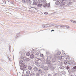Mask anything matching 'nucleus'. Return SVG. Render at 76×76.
<instances>
[{"mask_svg":"<svg viewBox=\"0 0 76 76\" xmlns=\"http://www.w3.org/2000/svg\"><path fill=\"white\" fill-rule=\"evenodd\" d=\"M19 63L20 64V67L21 70L22 72H24L26 70V65H24L25 64L23 63V61L20 60L19 62Z\"/></svg>","mask_w":76,"mask_h":76,"instance_id":"f257e3e1","label":"nucleus"},{"mask_svg":"<svg viewBox=\"0 0 76 76\" xmlns=\"http://www.w3.org/2000/svg\"><path fill=\"white\" fill-rule=\"evenodd\" d=\"M42 3L43 4V7H44V8H46V9H48L50 7V4H47V2H46V1L45 0H43L42 2Z\"/></svg>","mask_w":76,"mask_h":76,"instance_id":"f03ea898","label":"nucleus"},{"mask_svg":"<svg viewBox=\"0 0 76 76\" xmlns=\"http://www.w3.org/2000/svg\"><path fill=\"white\" fill-rule=\"evenodd\" d=\"M47 64H48V66L49 67H50V70H53L54 69V68L53 66H53L52 64L51 63V61H47L46 62Z\"/></svg>","mask_w":76,"mask_h":76,"instance_id":"7ed1b4c3","label":"nucleus"},{"mask_svg":"<svg viewBox=\"0 0 76 76\" xmlns=\"http://www.w3.org/2000/svg\"><path fill=\"white\" fill-rule=\"evenodd\" d=\"M66 0H59V1H60V4L61 6L65 5V3L64 1Z\"/></svg>","mask_w":76,"mask_h":76,"instance_id":"20e7f679","label":"nucleus"},{"mask_svg":"<svg viewBox=\"0 0 76 76\" xmlns=\"http://www.w3.org/2000/svg\"><path fill=\"white\" fill-rule=\"evenodd\" d=\"M23 60H24V61H29V58H27L26 57H24L23 58Z\"/></svg>","mask_w":76,"mask_h":76,"instance_id":"39448f33","label":"nucleus"},{"mask_svg":"<svg viewBox=\"0 0 76 76\" xmlns=\"http://www.w3.org/2000/svg\"><path fill=\"white\" fill-rule=\"evenodd\" d=\"M26 75H25L24 76H29V75H28L30 74V71L29 70L27 71L26 72Z\"/></svg>","mask_w":76,"mask_h":76,"instance_id":"423d86ee","label":"nucleus"},{"mask_svg":"<svg viewBox=\"0 0 76 76\" xmlns=\"http://www.w3.org/2000/svg\"><path fill=\"white\" fill-rule=\"evenodd\" d=\"M55 75L56 76H61V72L55 73Z\"/></svg>","mask_w":76,"mask_h":76,"instance_id":"0eeeda50","label":"nucleus"},{"mask_svg":"<svg viewBox=\"0 0 76 76\" xmlns=\"http://www.w3.org/2000/svg\"><path fill=\"white\" fill-rule=\"evenodd\" d=\"M52 63H54L55 62H56V58H54L52 59Z\"/></svg>","mask_w":76,"mask_h":76,"instance_id":"6e6552de","label":"nucleus"},{"mask_svg":"<svg viewBox=\"0 0 76 76\" xmlns=\"http://www.w3.org/2000/svg\"><path fill=\"white\" fill-rule=\"evenodd\" d=\"M76 66L73 67V68L72 69V71L73 72H74L76 71Z\"/></svg>","mask_w":76,"mask_h":76,"instance_id":"1a4fd4ad","label":"nucleus"},{"mask_svg":"<svg viewBox=\"0 0 76 76\" xmlns=\"http://www.w3.org/2000/svg\"><path fill=\"white\" fill-rule=\"evenodd\" d=\"M22 2H23V3H26L28 2V1L27 0H22Z\"/></svg>","mask_w":76,"mask_h":76,"instance_id":"9d476101","label":"nucleus"},{"mask_svg":"<svg viewBox=\"0 0 76 76\" xmlns=\"http://www.w3.org/2000/svg\"><path fill=\"white\" fill-rule=\"evenodd\" d=\"M31 2H32L31 1V0H27V4H31Z\"/></svg>","mask_w":76,"mask_h":76,"instance_id":"9b49d317","label":"nucleus"},{"mask_svg":"<svg viewBox=\"0 0 76 76\" xmlns=\"http://www.w3.org/2000/svg\"><path fill=\"white\" fill-rule=\"evenodd\" d=\"M59 4H60V1H56L55 2V4L56 5H58Z\"/></svg>","mask_w":76,"mask_h":76,"instance_id":"f8f14e48","label":"nucleus"},{"mask_svg":"<svg viewBox=\"0 0 76 76\" xmlns=\"http://www.w3.org/2000/svg\"><path fill=\"white\" fill-rule=\"evenodd\" d=\"M33 70L34 72H37L38 71V68L37 67H35L33 68Z\"/></svg>","mask_w":76,"mask_h":76,"instance_id":"ddd939ff","label":"nucleus"},{"mask_svg":"<svg viewBox=\"0 0 76 76\" xmlns=\"http://www.w3.org/2000/svg\"><path fill=\"white\" fill-rule=\"evenodd\" d=\"M43 69L45 70H47L48 69V68L47 66H45L43 67Z\"/></svg>","mask_w":76,"mask_h":76,"instance_id":"4468645a","label":"nucleus"},{"mask_svg":"<svg viewBox=\"0 0 76 76\" xmlns=\"http://www.w3.org/2000/svg\"><path fill=\"white\" fill-rule=\"evenodd\" d=\"M38 72L40 74L42 73V70L41 69H39L38 70Z\"/></svg>","mask_w":76,"mask_h":76,"instance_id":"2eb2a0df","label":"nucleus"},{"mask_svg":"<svg viewBox=\"0 0 76 76\" xmlns=\"http://www.w3.org/2000/svg\"><path fill=\"white\" fill-rule=\"evenodd\" d=\"M64 63L65 64H67L68 63V61H67V60H65L64 61Z\"/></svg>","mask_w":76,"mask_h":76,"instance_id":"dca6fc26","label":"nucleus"},{"mask_svg":"<svg viewBox=\"0 0 76 76\" xmlns=\"http://www.w3.org/2000/svg\"><path fill=\"white\" fill-rule=\"evenodd\" d=\"M28 70H32V66H28Z\"/></svg>","mask_w":76,"mask_h":76,"instance_id":"f3484780","label":"nucleus"},{"mask_svg":"<svg viewBox=\"0 0 76 76\" xmlns=\"http://www.w3.org/2000/svg\"><path fill=\"white\" fill-rule=\"evenodd\" d=\"M35 50V49H33L31 50V53L32 54H34V53H35L36 51Z\"/></svg>","mask_w":76,"mask_h":76,"instance_id":"a211bd4d","label":"nucleus"},{"mask_svg":"<svg viewBox=\"0 0 76 76\" xmlns=\"http://www.w3.org/2000/svg\"><path fill=\"white\" fill-rule=\"evenodd\" d=\"M33 1L34 2L33 4V5H35L34 3H37V0H33Z\"/></svg>","mask_w":76,"mask_h":76,"instance_id":"6ab92c4d","label":"nucleus"},{"mask_svg":"<svg viewBox=\"0 0 76 76\" xmlns=\"http://www.w3.org/2000/svg\"><path fill=\"white\" fill-rule=\"evenodd\" d=\"M40 67V68H42L43 67H44V64H41L39 66Z\"/></svg>","mask_w":76,"mask_h":76,"instance_id":"aec40b11","label":"nucleus"},{"mask_svg":"<svg viewBox=\"0 0 76 76\" xmlns=\"http://www.w3.org/2000/svg\"><path fill=\"white\" fill-rule=\"evenodd\" d=\"M58 60H61L62 58V56H59L58 57Z\"/></svg>","mask_w":76,"mask_h":76,"instance_id":"412c9836","label":"nucleus"},{"mask_svg":"<svg viewBox=\"0 0 76 76\" xmlns=\"http://www.w3.org/2000/svg\"><path fill=\"white\" fill-rule=\"evenodd\" d=\"M59 68L60 69H64V67L63 66H60Z\"/></svg>","mask_w":76,"mask_h":76,"instance_id":"4be33fe9","label":"nucleus"},{"mask_svg":"<svg viewBox=\"0 0 76 76\" xmlns=\"http://www.w3.org/2000/svg\"><path fill=\"white\" fill-rule=\"evenodd\" d=\"M34 56L33 54H32L30 56V57L31 58H34Z\"/></svg>","mask_w":76,"mask_h":76,"instance_id":"5701e85b","label":"nucleus"},{"mask_svg":"<svg viewBox=\"0 0 76 76\" xmlns=\"http://www.w3.org/2000/svg\"><path fill=\"white\" fill-rule=\"evenodd\" d=\"M47 58L48 59H51L52 58V57L51 56H49L47 57Z\"/></svg>","mask_w":76,"mask_h":76,"instance_id":"b1692460","label":"nucleus"},{"mask_svg":"<svg viewBox=\"0 0 76 76\" xmlns=\"http://www.w3.org/2000/svg\"><path fill=\"white\" fill-rule=\"evenodd\" d=\"M30 76H34V75H35V74H34V73L31 72L30 73Z\"/></svg>","mask_w":76,"mask_h":76,"instance_id":"393cba45","label":"nucleus"},{"mask_svg":"<svg viewBox=\"0 0 76 76\" xmlns=\"http://www.w3.org/2000/svg\"><path fill=\"white\" fill-rule=\"evenodd\" d=\"M65 56H66V54H65V53H63L62 54L61 56L63 57H64Z\"/></svg>","mask_w":76,"mask_h":76,"instance_id":"a878e982","label":"nucleus"},{"mask_svg":"<svg viewBox=\"0 0 76 76\" xmlns=\"http://www.w3.org/2000/svg\"><path fill=\"white\" fill-rule=\"evenodd\" d=\"M42 4H38L37 5V7H41L42 6Z\"/></svg>","mask_w":76,"mask_h":76,"instance_id":"bb28decb","label":"nucleus"},{"mask_svg":"<svg viewBox=\"0 0 76 76\" xmlns=\"http://www.w3.org/2000/svg\"><path fill=\"white\" fill-rule=\"evenodd\" d=\"M72 4L73 3H72V2H69L67 4V5L68 6H70V5H72Z\"/></svg>","mask_w":76,"mask_h":76,"instance_id":"cd10ccee","label":"nucleus"},{"mask_svg":"<svg viewBox=\"0 0 76 76\" xmlns=\"http://www.w3.org/2000/svg\"><path fill=\"white\" fill-rule=\"evenodd\" d=\"M57 55L58 56H59V55H60L61 54V52H58L57 53Z\"/></svg>","mask_w":76,"mask_h":76,"instance_id":"c85d7f7f","label":"nucleus"},{"mask_svg":"<svg viewBox=\"0 0 76 76\" xmlns=\"http://www.w3.org/2000/svg\"><path fill=\"white\" fill-rule=\"evenodd\" d=\"M26 55L27 56H29V55H30V53H29V52H27L26 53Z\"/></svg>","mask_w":76,"mask_h":76,"instance_id":"c756f323","label":"nucleus"},{"mask_svg":"<svg viewBox=\"0 0 76 76\" xmlns=\"http://www.w3.org/2000/svg\"><path fill=\"white\" fill-rule=\"evenodd\" d=\"M75 64H76L75 62L74 61L72 62V64L71 65H72V66H74V65H75Z\"/></svg>","mask_w":76,"mask_h":76,"instance_id":"7c9ffc66","label":"nucleus"},{"mask_svg":"<svg viewBox=\"0 0 76 76\" xmlns=\"http://www.w3.org/2000/svg\"><path fill=\"white\" fill-rule=\"evenodd\" d=\"M69 58V57L68 56H66L65 57L64 59H68Z\"/></svg>","mask_w":76,"mask_h":76,"instance_id":"2f4dec72","label":"nucleus"},{"mask_svg":"<svg viewBox=\"0 0 76 76\" xmlns=\"http://www.w3.org/2000/svg\"><path fill=\"white\" fill-rule=\"evenodd\" d=\"M68 63L70 65H72V61H69V62Z\"/></svg>","mask_w":76,"mask_h":76,"instance_id":"473e14b6","label":"nucleus"},{"mask_svg":"<svg viewBox=\"0 0 76 76\" xmlns=\"http://www.w3.org/2000/svg\"><path fill=\"white\" fill-rule=\"evenodd\" d=\"M39 54H40L39 52H37L36 53V55H37V56H39Z\"/></svg>","mask_w":76,"mask_h":76,"instance_id":"72a5a7b5","label":"nucleus"},{"mask_svg":"<svg viewBox=\"0 0 76 76\" xmlns=\"http://www.w3.org/2000/svg\"><path fill=\"white\" fill-rule=\"evenodd\" d=\"M71 21L72 22H73V23H76V21H73V20H71Z\"/></svg>","mask_w":76,"mask_h":76,"instance_id":"f704fd0d","label":"nucleus"},{"mask_svg":"<svg viewBox=\"0 0 76 76\" xmlns=\"http://www.w3.org/2000/svg\"><path fill=\"white\" fill-rule=\"evenodd\" d=\"M36 76H39V73H36Z\"/></svg>","mask_w":76,"mask_h":76,"instance_id":"c9c22d12","label":"nucleus"},{"mask_svg":"<svg viewBox=\"0 0 76 76\" xmlns=\"http://www.w3.org/2000/svg\"><path fill=\"white\" fill-rule=\"evenodd\" d=\"M67 69V70H68V71H69V69H70V67H69V66H67L66 69Z\"/></svg>","mask_w":76,"mask_h":76,"instance_id":"e433bc0d","label":"nucleus"},{"mask_svg":"<svg viewBox=\"0 0 76 76\" xmlns=\"http://www.w3.org/2000/svg\"><path fill=\"white\" fill-rule=\"evenodd\" d=\"M48 76H52V75L51 74H48Z\"/></svg>","mask_w":76,"mask_h":76,"instance_id":"4c0bfd02","label":"nucleus"},{"mask_svg":"<svg viewBox=\"0 0 76 76\" xmlns=\"http://www.w3.org/2000/svg\"><path fill=\"white\" fill-rule=\"evenodd\" d=\"M45 15H48V12H45L44 13Z\"/></svg>","mask_w":76,"mask_h":76,"instance_id":"58836bf2","label":"nucleus"},{"mask_svg":"<svg viewBox=\"0 0 76 76\" xmlns=\"http://www.w3.org/2000/svg\"><path fill=\"white\" fill-rule=\"evenodd\" d=\"M11 4H14V3H13V2H11Z\"/></svg>","mask_w":76,"mask_h":76,"instance_id":"ea45409f","label":"nucleus"},{"mask_svg":"<svg viewBox=\"0 0 76 76\" xmlns=\"http://www.w3.org/2000/svg\"><path fill=\"white\" fill-rule=\"evenodd\" d=\"M3 2H5V0H3Z\"/></svg>","mask_w":76,"mask_h":76,"instance_id":"a19ab883","label":"nucleus"},{"mask_svg":"<svg viewBox=\"0 0 76 76\" xmlns=\"http://www.w3.org/2000/svg\"><path fill=\"white\" fill-rule=\"evenodd\" d=\"M43 56V54H41L40 56Z\"/></svg>","mask_w":76,"mask_h":76,"instance_id":"79ce46f5","label":"nucleus"},{"mask_svg":"<svg viewBox=\"0 0 76 76\" xmlns=\"http://www.w3.org/2000/svg\"><path fill=\"white\" fill-rule=\"evenodd\" d=\"M54 30H52L51 31V32H52V31H54Z\"/></svg>","mask_w":76,"mask_h":76,"instance_id":"37998d69","label":"nucleus"},{"mask_svg":"<svg viewBox=\"0 0 76 76\" xmlns=\"http://www.w3.org/2000/svg\"><path fill=\"white\" fill-rule=\"evenodd\" d=\"M68 26H66V28H68Z\"/></svg>","mask_w":76,"mask_h":76,"instance_id":"c03bdc74","label":"nucleus"},{"mask_svg":"<svg viewBox=\"0 0 76 76\" xmlns=\"http://www.w3.org/2000/svg\"><path fill=\"white\" fill-rule=\"evenodd\" d=\"M7 1H10V0H7Z\"/></svg>","mask_w":76,"mask_h":76,"instance_id":"a18cd8bd","label":"nucleus"},{"mask_svg":"<svg viewBox=\"0 0 76 76\" xmlns=\"http://www.w3.org/2000/svg\"><path fill=\"white\" fill-rule=\"evenodd\" d=\"M31 8H35V7H31Z\"/></svg>","mask_w":76,"mask_h":76,"instance_id":"49530a36","label":"nucleus"},{"mask_svg":"<svg viewBox=\"0 0 76 76\" xmlns=\"http://www.w3.org/2000/svg\"><path fill=\"white\" fill-rule=\"evenodd\" d=\"M53 1H56L57 0H53Z\"/></svg>","mask_w":76,"mask_h":76,"instance_id":"de8ad7c7","label":"nucleus"},{"mask_svg":"<svg viewBox=\"0 0 76 76\" xmlns=\"http://www.w3.org/2000/svg\"><path fill=\"white\" fill-rule=\"evenodd\" d=\"M71 76H72V75H71Z\"/></svg>","mask_w":76,"mask_h":76,"instance_id":"09e8293b","label":"nucleus"},{"mask_svg":"<svg viewBox=\"0 0 76 76\" xmlns=\"http://www.w3.org/2000/svg\"><path fill=\"white\" fill-rule=\"evenodd\" d=\"M68 72H69V71H68Z\"/></svg>","mask_w":76,"mask_h":76,"instance_id":"8fccbe9b","label":"nucleus"}]
</instances>
